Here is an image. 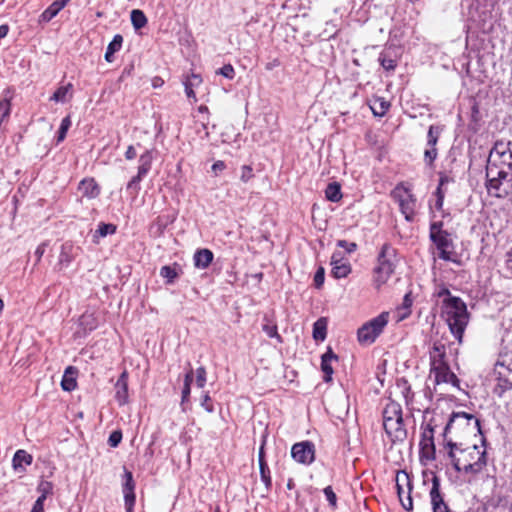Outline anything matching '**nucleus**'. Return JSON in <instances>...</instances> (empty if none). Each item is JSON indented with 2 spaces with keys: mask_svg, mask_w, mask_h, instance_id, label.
<instances>
[{
  "mask_svg": "<svg viewBox=\"0 0 512 512\" xmlns=\"http://www.w3.org/2000/svg\"><path fill=\"white\" fill-rule=\"evenodd\" d=\"M477 433L483 435L480 420L473 414L460 411L450 415L442 435L445 446L453 448L456 445H463L462 440L471 435L475 436Z\"/></svg>",
  "mask_w": 512,
  "mask_h": 512,
  "instance_id": "f257e3e1",
  "label": "nucleus"
},
{
  "mask_svg": "<svg viewBox=\"0 0 512 512\" xmlns=\"http://www.w3.org/2000/svg\"><path fill=\"white\" fill-rule=\"evenodd\" d=\"M448 457L457 472L478 474L487 465L486 451L476 444L463 448L462 445L448 448Z\"/></svg>",
  "mask_w": 512,
  "mask_h": 512,
  "instance_id": "f03ea898",
  "label": "nucleus"
},
{
  "mask_svg": "<svg viewBox=\"0 0 512 512\" xmlns=\"http://www.w3.org/2000/svg\"><path fill=\"white\" fill-rule=\"evenodd\" d=\"M442 317L445 319L450 332L458 342L461 343L469 322V313L466 303L460 297L444 298L442 303Z\"/></svg>",
  "mask_w": 512,
  "mask_h": 512,
  "instance_id": "7ed1b4c3",
  "label": "nucleus"
},
{
  "mask_svg": "<svg viewBox=\"0 0 512 512\" xmlns=\"http://www.w3.org/2000/svg\"><path fill=\"white\" fill-rule=\"evenodd\" d=\"M383 428L392 442L404 441L407 437V431L404 426L403 413L401 405L390 400L382 412Z\"/></svg>",
  "mask_w": 512,
  "mask_h": 512,
  "instance_id": "20e7f679",
  "label": "nucleus"
},
{
  "mask_svg": "<svg viewBox=\"0 0 512 512\" xmlns=\"http://www.w3.org/2000/svg\"><path fill=\"white\" fill-rule=\"evenodd\" d=\"M429 354L431 365L430 372L431 374H434L435 382L437 384L450 383L453 386H458L459 379L450 370V367L445 360L446 352L444 344L438 341L434 342Z\"/></svg>",
  "mask_w": 512,
  "mask_h": 512,
  "instance_id": "39448f33",
  "label": "nucleus"
},
{
  "mask_svg": "<svg viewBox=\"0 0 512 512\" xmlns=\"http://www.w3.org/2000/svg\"><path fill=\"white\" fill-rule=\"evenodd\" d=\"M429 238L438 250V257L440 259L460 264V261L454 258V243L451 234L443 230L442 221L430 224Z\"/></svg>",
  "mask_w": 512,
  "mask_h": 512,
  "instance_id": "423d86ee",
  "label": "nucleus"
},
{
  "mask_svg": "<svg viewBox=\"0 0 512 512\" xmlns=\"http://www.w3.org/2000/svg\"><path fill=\"white\" fill-rule=\"evenodd\" d=\"M396 253V249L390 243H385L381 247L377 257L378 266L375 268V282L378 286L386 283L394 273Z\"/></svg>",
  "mask_w": 512,
  "mask_h": 512,
  "instance_id": "0eeeda50",
  "label": "nucleus"
},
{
  "mask_svg": "<svg viewBox=\"0 0 512 512\" xmlns=\"http://www.w3.org/2000/svg\"><path fill=\"white\" fill-rule=\"evenodd\" d=\"M389 320V313L382 312L375 318L364 323L357 331L358 342L362 345H371L383 332Z\"/></svg>",
  "mask_w": 512,
  "mask_h": 512,
  "instance_id": "6e6552de",
  "label": "nucleus"
},
{
  "mask_svg": "<svg viewBox=\"0 0 512 512\" xmlns=\"http://www.w3.org/2000/svg\"><path fill=\"white\" fill-rule=\"evenodd\" d=\"M442 415L435 413L423 427L420 440V449L423 457L427 459L435 458L434 432L441 425Z\"/></svg>",
  "mask_w": 512,
  "mask_h": 512,
  "instance_id": "1a4fd4ad",
  "label": "nucleus"
},
{
  "mask_svg": "<svg viewBox=\"0 0 512 512\" xmlns=\"http://www.w3.org/2000/svg\"><path fill=\"white\" fill-rule=\"evenodd\" d=\"M392 197L398 202L401 213L407 221H412L415 215L416 198L410 191L401 186H397L392 191Z\"/></svg>",
  "mask_w": 512,
  "mask_h": 512,
  "instance_id": "9d476101",
  "label": "nucleus"
},
{
  "mask_svg": "<svg viewBox=\"0 0 512 512\" xmlns=\"http://www.w3.org/2000/svg\"><path fill=\"white\" fill-rule=\"evenodd\" d=\"M292 458L303 465H310L315 460V445L311 441L295 443L291 448Z\"/></svg>",
  "mask_w": 512,
  "mask_h": 512,
  "instance_id": "9b49d317",
  "label": "nucleus"
},
{
  "mask_svg": "<svg viewBox=\"0 0 512 512\" xmlns=\"http://www.w3.org/2000/svg\"><path fill=\"white\" fill-rule=\"evenodd\" d=\"M429 496L433 512H451V509L444 501V497L440 492V480L437 476L432 478V487Z\"/></svg>",
  "mask_w": 512,
  "mask_h": 512,
  "instance_id": "f8f14e48",
  "label": "nucleus"
},
{
  "mask_svg": "<svg viewBox=\"0 0 512 512\" xmlns=\"http://www.w3.org/2000/svg\"><path fill=\"white\" fill-rule=\"evenodd\" d=\"M123 494L126 512H133V508L136 501L135 496V482L133 475L130 471L124 470V483H123Z\"/></svg>",
  "mask_w": 512,
  "mask_h": 512,
  "instance_id": "ddd939ff",
  "label": "nucleus"
},
{
  "mask_svg": "<svg viewBox=\"0 0 512 512\" xmlns=\"http://www.w3.org/2000/svg\"><path fill=\"white\" fill-rule=\"evenodd\" d=\"M331 274L334 278H345L351 273V265L345 260L341 252H334L331 257Z\"/></svg>",
  "mask_w": 512,
  "mask_h": 512,
  "instance_id": "4468645a",
  "label": "nucleus"
},
{
  "mask_svg": "<svg viewBox=\"0 0 512 512\" xmlns=\"http://www.w3.org/2000/svg\"><path fill=\"white\" fill-rule=\"evenodd\" d=\"M442 132V127L439 125H431L427 134V147L424 151L425 160H435L437 157V150L435 148L439 136Z\"/></svg>",
  "mask_w": 512,
  "mask_h": 512,
  "instance_id": "2eb2a0df",
  "label": "nucleus"
},
{
  "mask_svg": "<svg viewBox=\"0 0 512 512\" xmlns=\"http://www.w3.org/2000/svg\"><path fill=\"white\" fill-rule=\"evenodd\" d=\"M33 457L27 451L19 449L15 452L12 458V467L17 472H24L26 466L31 465Z\"/></svg>",
  "mask_w": 512,
  "mask_h": 512,
  "instance_id": "dca6fc26",
  "label": "nucleus"
},
{
  "mask_svg": "<svg viewBox=\"0 0 512 512\" xmlns=\"http://www.w3.org/2000/svg\"><path fill=\"white\" fill-rule=\"evenodd\" d=\"M492 157L497 158H512V142L499 140L496 141L493 148L490 150V154L487 160H491Z\"/></svg>",
  "mask_w": 512,
  "mask_h": 512,
  "instance_id": "f3484780",
  "label": "nucleus"
},
{
  "mask_svg": "<svg viewBox=\"0 0 512 512\" xmlns=\"http://www.w3.org/2000/svg\"><path fill=\"white\" fill-rule=\"evenodd\" d=\"M115 389V398L119 405L126 404L128 400V376L126 371L119 376L115 384Z\"/></svg>",
  "mask_w": 512,
  "mask_h": 512,
  "instance_id": "a211bd4d",
  "label": "nucleus"
},
{
  "mask_svg": "<svg viewBox=\"0 0 512 512\" xmlns=\"http://www.w3.org/2000/svg\"><path fill=\"white\" fill-rule=\"evenodd\" d=\"M70 2V0H56L40 15V22H49Z\"/></svg>",
  "mask_w": 512,
  "mask_h": 512,
  "instance_id": "6ab92c4d",
  "label": "nucleus"
},
{
  "mask_svg": "<svg viewBox=\"0 0 512 512\" xmlns=\"http://www.w3.org/2000/svg\"><path fill=\"white\" fill-rule=\"evenodd\" d=\"M213 257L214 255L211 250L206 248L198 249L193 256L194 265L196 268L206 269L213 261Z\"/></svg>",
  "mask_w": 512,
  "mask_h": 512,
  "instance_id": "aec40b11",
  "label": "nucleus"
},
{
  "mask_svg": "<svg viewBox=\"0 0 512 512\" xmlns=\"http://www.w3.org/2000/svg\"><path fill=\"white\" fill-rule=\"evenodd\" d=\"M78 189L83 194V196L90 199L96 198L100 193L99 186L93 178L83 179L79 183Z\"/></svg>",
  "mask_w": 512,
  "mask_h": 512,
  "instance_id": "412c9836",
  "label": "nucleus"
},
{
  "mask_svg": "<svg viewBox=\"0 0 512 512\" xmlns=\"http://www.w3.org/2000/svg\"><path fill=\"white\" fill-rule=\"evenodd\" d=\"M76 374H77V369L73 366H68L65 369L64 375H63L62 381H61V387L64 391L70 392L76 388V386H77Z\"/></svg>",
  "mask_w": 512,
  "mask_h": 512,
  "instance_id": "4be33fe9",
  "label": "nucleus"
},
{
  "mask_svg": "<svg viewBox=\"0 0 512 512\" xmlns=\"http://www.w3.org/2000/svg\"><path fill=\"white\" fill-rule=\"evenodd\" d=\"M369 106L374 116L383 117L389 110L390 103L383 97H374Z\"/></svg>",
  "mask_w": 512,
  "mask_h": 512,
  "instance_id": "5701e85b",
  "label": "nucleus"
},
{
  "mask_svg": "<svg viewBox=\"0 0 512 512\" xmlns=\"http://www.w3.org/2000/svg\"><path fill=\"white\" fill-rule=\"evenodd\" d=\"M202 82V78L200 75H197V74H191L190 76H188L186 78V80L184 81V87H185V93H186V96L189 98V99H192L193 102H197V97H196V94L194 92V87L200 85Z\"/></svg>",
  "mask_w": 512,
  "mask_h": 512,
  "instance_id": "b1692460",
  "label": "nucleus"
},
{
  "mask_svg": "<svg viewBox=\"0 0 512 512\" xmlns=\"http://www.w3.org/2000/svg\"><path fill=\"white\" fill-rule=\"evenodd\" d=\"M150 163L145 162L143 165L139 166L138 173L136 176L132 177V179L127 184L128 190H135L137 192L139 190L138 183L147 175L150 170Z\"/></svg>",
  "mask_w": 512,
  "mask_h": 512,
  "instance_id": "393cba45",
  "label": "nucleus"
},
{
  "mask_svg": "<svg viewBox=\"0 0 512 512\" xmlns=\"http://www.w3.org/2000/svg\"><path fill=\"white\" fill-rule=\"evenodd\" d=\"M122 43H123L122 35L116 34L113 37L112 41L108 44L107 49H106L105 60L107 62L113 61V56L116 52H118L121 49Z\"/></svg>",
  "mask_w": 512,
  "mask_h": 512,
  "instance_id": "a878e982",
  "label": "nucleus"
},
{
  "mask_svg": "<svg viewBox=\"0 0 512 512\" xmlns=\"http://www.w3.org/2000/svg\"><path fill=\"white\" fill-rule=\"evenodd\" d=\"M486 177L497 178L499 180H504L508 176V173L504 171L498 165V162H486Z\"/></svg>",
  "mask_w": 512,
  "mask_h": 512,
  "instance_id": "bb28decb",
  "label": "nucleus"
},
{
  "mask_svg": "<svg viewBox=\"0 0 512 512\" xmlns=\"http://www.w3.org/2000/svg\"><path fill=\"white\" fill-rule=\"evenodd\" d=\"M169 223L168 217L158 216L150 225L149 232L154 236H160Z\"/></svg>",
  "mask_w": 512,
  "mask_h": 512,
  "instance_id": "cd10ccee",
  "label": "nucleus"
},
{
  "mask_svg": "<svg viewBox=\"0 0 512 512\" xmlns=\"http://www.w3.org/2000/svg\"><path fill=\"white\" fill-rule=\"evenodd\" d=\"M326 198L331 202H338L342 198L341 186L337 182H332L328 184L325 190Z\"/></svg>",
  "mask_w": 512,
  "mask_h": 512,
  "instance_id": "c85d7f7f",
  "label": "nucleus"
},
{
  "mask_svg": "<svg viewBox=\"0 0 512 512\" xmlns=\"http://www.w3.org/2000/svg\"><path fill=\"white\" fill-rule=\"evenodd\" d=\"M327 321L325 318L318 319L313 324V338L323 341L326 338Z\"/></svg>",
  "mask_w": 512,
  "mask_h": 512,
  "instance_id": "c756f323",
  "label": "nucleus"
},
{
  "mask_svg": "<svg viewBox=\"0 0 512 512\" xmlns=\"http://www.w3.org/2000/svg\"><path fill=\"white\" fill-rule=\"evenodd\" d=\"M130 17H131V23L136 30H139V29L145 27L148 22L147 17L145 16L144 12L139 9L132 10Z\"/></svg>",
  "mask_w": 512,
  "mask_h": 512,
  "instance_id": "7c9ffc66",
  "label": "nucleus"
},
{
  "mask_svg": "<svg viewBox=\"0 0 512 512\" xmlns=\"http://www.w3.org/2000/svg\"><path fill=\"white\" fill-rule=\"evenodd\" d=\"M396 488L397 490H401V487H406L409 489V493L412 491V482L409 474L406 471H398L396 474Z\"/></svg>",
  "mask_w": 512,
  "mask_h": 512,
  "instance_id": "2f4dec72",
  "label": "nucleus"
},
{
  "mask_svg": "<svg viewBox=\"0 0 512 512\" xmlns=\"http://www.w3.org/2000/svg\"><path fill=\"white\" fill-rule=\"evenodd\" d=\"M405 488L406 487H401V490H397L398 498L402 507L406 511H411L413 509L411 493H409V489L405 491Z\"/></svg>",
  "mask_w": 512,
  "mask_h": 512,
  "instance_id": "473e14b6",
  "label": "nucleus"
},
{
  "mask_svg": "<svg viewBox=\"0 0 512 512\" xmlns=\"http://www.w3.org/2000/svg\"><path fill=\"white\" fill-rule=\"evenodd\" d=\"M160 275L166 280V284L174 283L178 277L176 266L166 265L160 269Z\"/></svg>",
  "mask_w": 512,
  "mask_h": 512,
  "instance_id": "72a5a7b5",
  "label": "nucleus"
},
{
  "mask_svg": "<svg viewBox=\"0 0 512 512\" xmlns=\"http://www.w3.org/2000/svg\"><path fill=\"white\" fill-rule=\"evenodd\" d=\"M259 470H260V478L262 482L264 483L266 490L269 491L272 487V478L270 474V469L267 464V462H262L259 464Z\"/></svg>",
  "mask_w": 512,
  "mask_h": 512,
  "instance_id": "f704fd0d",
  "label": "nucleus"
},
{
  "mask_svg": "<svg viewBox=\"0 0 512 512\" xmlns=\"http://www.w3.org/2000/svg\"><path fill=\"white\" fill-rule=\"evenodd\" d=\"M72 89V84L68 83L65 86L59 87L53 95L50 97L51 101L65 103L67 101V95L69 90Z\"/></svg>",
  "mask_w": 512,
  "mask_h": 512,
  "instance_id": "c9c22d12",
  "label": "nucleus"
},
{
  "mask_svg": "<svg viewBox=\"0 0 512 512\" xmlns=\"http://www.w3.org/2000/svg\"><path fill=\"white\" fill-rule=\"evenodd\" d=\"M116 229H117V227L114 224L101 222L98 225L97 230L95 231L94 237L97 238V237H105L107 235H112L116 232Z\"/></svg>",
  "mask_w": 512,
  "mask_h": 512,
  "instance_id": "e433bc0d",
  "label": "nucleus"
},
{
  "mask_svg": "<svg viewBox=\"0 0 512 512\" xmlns=\"http://www.w3.org/2000/svg\"><path fill=\"white\" fill-rule=\"evenodd\" d=\"M504 367L507 368L509 373L507 376H505L500 372L499 386L503 388V390H509L512 389V365L509 366V364H506Z\"/></svg>",
  "mask_w": 512,
  "mask_h": 512,
  "instance_id": "4c0bfd02",
  "label": "nucleus"
},
{
  "mask_svg": "<svg viewBox=\"0 0 512 512\" xmlns=\"http://www.w3.org/2000/svg\"><path fill=\"white\" fill-rule=\"evenodd\" d=\"M487 178V189L489 193H492L495 197H501V194L499 193L500 186L502 184V180H499L497 178Z\"/></svg>",
  "mask_w": 512,
  "mask_h": 512,
  "instance_id": "58836bf2",
  "label": "nucleus"
},
{
  "mask_svg": "<svg viewBox=\"0 0 512 512\" xmlns=\"http://www.w3.org/2000/svg\"><path fill=\"white\" fill-rule=\"evenodd\" d=\"M71 126V120H70V117L67 116V117H64L61 121V124H60V127H59V130H58V136H57V141L60 142L62 140L65 139L66 137V134H67V131L68 129L70 128Z\"/></svg>",
  "mask_w": 512,
  "mask_h": 512,
  "instance_id": "ea45409f",
  "label": "nucleus"
},
{
  "mask_svg": "<svg viewBox=\"0 0 512 512\" xmlns=\"http://www.w3.org/2000/svg\"><path fill=\"white\" fill-rule=\"evenodd\" d=\"M321 370L324 373V381L329 382L332 380L333 368L331 365V361L326 359H321Z\"/></svg>",
  "mask_w": 512,
  "mask_h": 512,
  "instance_id": "a19ab883",
  "label": "nucleus"
},
{
  "mask_svg": "<svg viewBox=\"0 0 512 512\" xmlns=\"http://www.w3.org/2000/svg\"><path fill=\"white\" fill-rule=\"evenodd\" d=\"M323 492H324V495H325L327 501L329 502L330 507L332 509H336L337 508V496H336L335 492L333 491L332 487L331 486L325 487Z\"/></svg>",
  "mask_w": 512,
  "mask_h": 512,
  "instance_id": "79ce46f5",
  "label": "nucleus"
},
{
  "mask_svg": "<svg viewBox=\"0 0 512 512\" xmlns=\"http://www.w3.org/2000/svg\"><path fill=\"white\" fill-rule=\"evenodd\" d=\"M262 329L268 337L276 338L278 342H282V337L279 335L276 325L264 324Z\"/></svg>",
  "mask_w": 512,
  "mask_h": 512,
  "instance_id": "37998d69",
  "label": "nucleus"
},
{
  "mask_svg": "<svg viewBox=\"0 0 512 512\" xmlns=\"http://www.w3.org/2000/svg\"><path fill=\"white\" fill-rule=\"evenodd\" d=\"M216 74L232 80L235 77V70L231 64H225L223 67L216 71Z\"/></svg>",
  "mask_w": 512,
  "mask_h": 512,
  "instance_id": "c03bdc74",
  "label": "nucleus"
},
{
  "mask_svg": "<svg viewBox=\"0 0 512 512\" xmlns=\"http://www.w3.org/2000/svg\"><path fill=\"white\" fill-rule=\"evenodd\" d=\"M37 489L41 493L39 497H44L46 500L47 496L52 493L53 484L49 481H41Z\"/></svg>",
  "mask_w": 512,
  "mask_h": 512,
  "instance_id": "a18cd8bd",
  "label": "nucleus"
},
{
  "mask_svg": "<svg viewBox=\"0 0 512 512\" xmlns=\"http://www.w3.org/2000/svg\"><path fill=\"white\" fill-rule=\"evenodd\" d=\"M379 61H380L381 66L387 71L394 70L397 66L396 61L394 59L388 58L383 55H380Z\"/></svg>",
  "mask_w": 512,
  "mask_h": 512,
  "instance_id": "49530a36",
  "label": "nucleus"
},
{
  "mask_svg": "<svg viewBox=\"0 0 512 512\" xmlns=\"http://www.w3.org/2000/svg\"><path fill=\"white\" fill-rule=\"evenodd\" d=\"M122 440V432L120 430L113 431L109 438H108V444L110 447H117Z\"/></svg>",
  "mask_w": 512,
  "mask_h": 512,
  "instance_id": "de8ad7c7",
  "label": "nucleus"
},
{
  "mask_svg": "<svg viewBox=\"0 0 512 512\" xmlns=\"http://www.w3.org/2000/svg\"><path fill=\"white\" fill-rule=\"evenodd\" d=\"M196 384L199 388H203L206 384V369L203 366L196 370Z\"/></svg>",
  "mask_w": 512,
  "mask_h": 512,
  "instance_id": "09e8293b",
  "label": "nucleus"
},
{
  "mask_svg": "<svg viewBox=\"0 0 512 512\" xmlns=\"http://www.w3.org/2000/svg\"><path fill=\"white\" fill-rule=\"evenodd\" d=\"M325 280V271L323 267H319L314 275V285L316 288H321Z\"/></svg>",
  "mask_w": 512,
  "mask_h": 512,
  "instance_id": "8fccbe9b",
  "label": "nucleus"
},
{
  "mask_svg": "<svg viewBox=\"0 0 512 512\" xmlns=\"http://www.w3.org/2000/svg\"><path fill=\"white\" fill-rule=\"evenodd\" d=\"M337 246L345 249L348 253H353L357 249V244L355 242H348L346 240H338Z\"/></svg>",
  "mask_w": 512,
  "mask_h": 512,
  "instance_id": "3c124183",
  "label": "nucleus"
},
{
  "mask_svg": "<svg viewBox=\"0 0 512 512\" xmlns=\"http://www.w3.org/2000/svg\"><path fill=\"white\" fill-rule=\"evenodd\" d=\"M201 406L208 412L212 413L214 411V406L212 404L211 397L208 393L204 394L201 399Z\"/></svg>",
  "mask_w": 512,
  "mask_h": 512,
  "instance_id": "603ef678",
  "label": "nucleus"
},
{
  "mask_svg": "<svg viewBox=\"0 0 512 512\" xmlns=\"http://www.w3.org/2000/svg\"><path fill=\"white\" fill-rule=\"evenodd\" d=\"M435 195H436L435 208L437 210H441L443 207L445 192L440 187H437Z\"/></svg>",
  "mask_w": 512,
  "mask_h": 512,
  "instance_id": "864d4df0",
  "label": "nucleus"
},
{
  "mask_svg": "<svg viewBox=\"0 0 512 512\" xmlns=\"http://www.w3.org/2000/svg\"><path fill=\"white\" fill-rule=\"evenodd\" d=\"M501 366H505L506 364H509V366L512 365V344L508 348L506 352L502 355V362L500 363Z\"/></svg>",
  "mask_w": 512,
  "mask_h": 512,
  "instance_id": "5fc2aeb1",
  "label": "nucleus"
},
{
  "mask_svg": "<svg viewBox=\"0 0 512 512\" xmlns=\"http://www.w3.org/2000/svg\"><path fill=\"white\" fill-rule=\"evenodd\" d=\"M190 393H191V387H188V385H184L183 389H182V398H181V406H182L183 411H185L184 404H185V402L188 401Z\"/></svg>",
  "mask_w": 512,
  "mask_h": 512,
  "instance_id": "6e6d98bb",
  "label": "nucleus"
},
{
  "mask_svg": "<svg viewBox=\"0 0 512 512\" xmlns=\"http://www.w3.org/2000/svg\"><path fill=\"white\" fill-rule=\"evenodd\" d=\"M252 168L248 165H244L242 167V174H241V179L244 181V182H247L248 180H250L252 178Z\"/></svg>",
  "mask_w": 512,
  "mask_h": 512,
  "instance_id": "4d7b16f0",
  "label": "nucleus"
},
{
  "mask_svg": "<svg viewBox=\"0 0 512 512\" xmlns=\"http://www.w3.org/2000/svg\"><path fill=\"white\" fill-rule=\"evenodd\" d=\"M471 120L475 123H477L480 120L479 106L476 102H474L471 107Z\"/></svg>",
  "mask_w": 512,
  "mask_h": 512,
  "instance_id": "13d9d810",
  "label": "nucleus"
},
{
  "mask_svg": "<svg viewBox=\"0 0 512 512\" xmlns=\"http://www.w3.org/2000/svg\"><path fill=\"white\" fill-rule=\"evenodd\" d=\"M44 497H38L35 501L31 512H44Z\"/></svg>",
  "mask_w": 512,
  "mask_h": 512,
  "instance_id": "bf43d9fd",
  "label": "nucleus"
},
{
  "mask_svg": "<svg viewBox=\"0 0 512 512\" xmlns=\"http://www.w3.org/2000/svg\"><path fill=\"white\" fill-rule=\"evenodd\" d=\"M321 359H326L328 361H337L338 356L333 352V350L329 347L327 351L321 356Z\"/></svg>",
  "mask_w": 512,
  "mask_h": 512,
  "instance_id": "052dcab7",
  "label": "nucleus"
},
{
  "mask_svg": "<svg viewBox=\"0 0 512 512\" xmlns=\"http://www.w3.org/2000/svg\"><path fill=\"white\" fill-rule=\"evenodd\" d=\"M45 248H46V244H45V243L40 244V245L36 248V250H35V252H34V255H35V257H36V262H39V261L41 260V258H42V256H43V254H44V252H45Z\"/></svg>",
  "mask_w": 512,
  "mask_h": 512,
  "instance_id": "680f3d73",
  "label": "nucleus"
},
{
  "mask_svg": "<svg viewBox=\"0 0 512 512\" xmlns=\"http://www.w3.org/2000/svg\"><path fill=\"white\" fill-rule=\"evenodd\" d=\"M225 167V162H214V164L212 165V171L214 172L215 175H217L218 172L224 170Z\"/></svg>",
  "mask_w": 512,
  "mask_h": 512,
  "instance_id": "e2e57ef3",
  "label": "nucleus"
},
{
  "mask_svg": "<svg viewBox=\"0 0 512 512\" xmlns=\"http://www.w3.org/2000/svg\"><path fill=\"white\" fill-rule=\"evenodd\" d=\"M192 382H193V370H192V368H190L189 371L185 375L184 385H188V387H191Z\"/></svg>",
  "mask_w": 512,
  "mask_h": 512,
  "instance_id": "0e129e2a",
  "label": "nucleus"
},
{
  "mask_svg": "<svg viewBox=\"0 0 512 512\" xmlns=\"http://www.w3.org/2000/svg\"><path fill=\"white\" fill-rule=\"evenodd\" d=\"M137 156H138V154H137V152H136L135 147H133V146H129V147H128V149H127V151H126V158H127L128 160H131V159H133V158H135V157H137Z\"/></svg>",
  "mask_w": 512,
  "mask_h": 512,
  "instance_id": "69168bd1",
  "label": "nucleus"
},
{
  "mask_svg": "<svg viewBox=\"0 0 512 512\" xmlns=\"http://www.w3.org/2000/svg\"><path fill=\"white\" fill-rule=\"evenodd\" d=\"M265 441H263L262 445L259 448L258 452V463L266 462L265 460V451H264Z\"/></svg>",
  "mask_w": 512,
  "mask_h": 512,
  "instance_id": "338daca9",
  "label": "nucleus"
},
{
  "mask_svg": "<svg viewBox=\"0 0 512 512\" xmlns=\"http://www.w3.org/2000/svg\"><path fill=\"white\" fill-rule=\"evenodd\" d=\"M437 295L438 297H445V298H448V297H453L449 291L448 288L446 287H442L439 289V291L437 292Z\"/></svg>",
  "mask_w": 512,
  "mask_h": 512,
  "instance_id": "774afa93",
  "label": "nucleus"
}]
</instances>
